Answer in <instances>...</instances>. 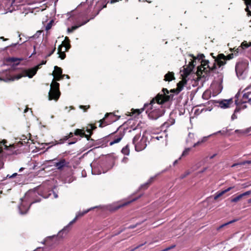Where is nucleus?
Returning a JSON list of instances; mask_svg holds the SVG:
<instances>
[{
  "label": "nucleus",
  "instance_id": "obj_1",
  "mask_svg": "<svg viewBox=\"0 0 251 251\" xmlns=\"http://www.w3.org/2000/svg\"><path fill=\"white\" fill-rule=\"evenodd\" d=\"M213 53H211L213 55ZM234 54L230 53L227 56H225L223 53L219 54L216 57L212 56L214 59L212 62H210L208 60H203L204 57L203 54L195 57L193 55H190L191 57L190 61L186 68L185 69V73L186 75H189L193 70L195 66L196 65L197 60L201 62V65L197 67L196 75L197 78L202 79V81H205L208 77L210 75L211 72L214 71L217 68H221L226 64V61L232 59L234 57Z\"/></svg>",
  "mask_w": 251,
  "mask_h": 251
},
{
  "label": "nucleus",
  "instance_id": "obj_2",
  "mask_svg": "<svg viewBox=\"0 0 251 251\" xmlns=\"http://www.w3.org/2000/svg\"><path fill=\"white\" fill-rule=\"evenodd\" d=\"M163 94H158L152 99L150 103H145L144 108L147 109L146 112L150 118L156 119L161 115L159 108L160 105L164 102L173 99V95H169V91L167 89L162 90Z\"/></svg>",
  "mask_w": 251,
  "mask_h": 251
},
{
  "label": "nucleus",
  "instance_id": "obj_3",
  "mask_svg": "<svg viewBox=\"0 0 251 251\" xmlns=\"http://www.w3.org/2000/svg\"><path fill=\"white\" fill-rule=\"evenodd\" d=\"M62 69L57 67H54V70L53 72V79L50 84V91L49 92V100L57 101L60 97V92L59 91V84L56 81H59L63 79L64 75H62Z\"/></svg>",
  "mask_w": 251,
  "mask_h": 251
},
{
  "label": "nucleus",
  "instance_id": "obj_4",
  "mask_svg": "<svg viewBox=\"0 0 251 251\" xmlns=\"http://www.w3.org/2000/svg\"><path fill=\"white\" fill-rule=\"evenodd\" d=\"M249 71V61L247 59H239L235 65V72L237 77L244 79L247 76Z\"/></svg>",
  "mask_w": 251,
  "mask_h": 251
},
{
  "label": "nucleus",
  "instance_id": "obj_5",
  "mask_svg": "<svg viewBox=\"0 0 251 251\" xmlns=\"http://www.w3.org/2000/svg\"><path fill=\"white\" fill-rule=\"evenodd\" d=\"M36 195V192L32 191H29L27 192L25 195L24 198H21V203L20 205L18 206L19 213L23 215L26 214L30 206V205L35 202V201H33L31 202H30L29 201H27V199L30 196H34Z\"/></svg>",
  "mask_w": 251,
  "mask_h": 251
},
{
  "label": "nucleus",
  "instance_id": "obj_6",
  "mask_svg": "<svg viewBox=\"0 0 251 251\" xmlns=\"http://www.w3.org/2000/svg\"><path fill=\"white\" fill-rule=\"evenodd\" d=\"M147 138L144 135L141 137L140 134L136 135L132 140V143L134 145L135 150L137 151H140L145 149L147 147Z\"/></svg>",
  "mask_w": 251,
  "mask_h": 251
},
{
  "label": "nucleus",
  "instance_id": "obj_7",
  "mask_svg": "<svg viewBox=\"0 0 251 251\" xmlns=\"http://www.w3.org/2000/svg\"><path fill=\"white\" fill-rule=\"evenodd\" d=\"M91 209L92 208H90L82 212L79 211L78 212H77L76 214L75 218L72 221H71L67 226H65L61 230H60L58 232L57 236H59V237L62 238L63 237L64 234L65 235H66L70 230V226L73 223H74L78 218L83 216L84 215L88 213Z\"/></svg>",
  "mask_w": 251,
  "mask_h": 251
},
{
  "label": "nucleus",
  "instance_id": "obj_8",
  "mask_svg": "<svg viewBox=\"0 0 251 251\" xmlns=\"http://www.w3.org/2000/svg\"><path fill=\"white\" fill-rule=\"evenodd\" d=\"M46 61H42V63L38 65L37 66L26 70L25 71V75L24 76H27L29 78H32L36 74L37 70L40 68L42 65L45 64Z\"/></svg>",
  "mask_w": 251,
  "mask_h": 251
},
{
  "label": "nucleus",
  "instance_id": "obj_9",
  "mask_svg": "<svg viewBox=\"0 0 251 251\" xmlns=\"http://www.w3.org/2000/svg\"><path fill=\"white\" fill-rule=\"evenodd\" d=\"M211 87L213 89V93L214 95H217L220 94L223 90L222 80L220 79L218 81H215L212 84Z\"/></svg>",
  "mask_w": 251,
  "mask_h": 251
},
{
  "label": "nucleus",
  "instance_id": "obj_10",
  "mask_svg": "<svg viewBox=\"0 0 251 251\" xmlns=\"http://www.w3.org/2000/svg\"><path fill=\"white\" fill-rule=\"evenodd\" d=\"M218 106L221 108L226 109L234 105L232 99H224L217 101Z\"/></svg>",
  "mask_w": 251,
  "mask_h": 251
},
{
  "label": "nucleus",
  "instance_id": "obj_11",
  "mask_svg": "<svg viewBox=\"0 0 251 251\" xmlns=\"http://www.w3.org/2000/svg\"><path fill=\"white\" fill-rule=\"evenodd\" d=\"M69 162L66 161L65 159H61L58 162H54V166L58 170H62L64 168L67 167Z\"/></svg>",
  "mask_w": 251,
  "mask_h": 251
},
{
  "label": "nucleus",
  "instance_id": "obj_12",
  "mask_svg": "<svg viewBox=\"0 0 251 251\" xmlns=\"http://www.w3.org/2000/svg\"><path fill=\"white\" fill-rule=\"evenodd\" d=\"M124 136V133L122 132L117 133L115 136L113 140L110 142L109 145L112 146L113 145L119 143L123 138Z\"/></svg>",
  "mask_w": 251,
  "mask_h": 251
},
{
  "label": "nucleus",
  "instance_id": "obj_13",
  "mask_svg": "<svg viewBox=\"0 0 251 251\" xmlns=\"http://www.w3.org/2000/svg\"><path fill=\"white\" fill-rule=\"evenodd\" d=\"M245 4L246 5L245 11L247 12L248 16H251V0H244Z\"/></svg>",
  "mask_w": 251,
  "mask_h": 251
},
{
  "label": "nucleus",
  "instance_id": "obj_14",
  "mask_svg": "<svg viewBox=\"0 0 251 251\" xmlns=\"http://www.w3.org/2000/svg\"><path fill=\"white\" fill-rule=\"evenodd\" d=\"M175 78L174 73L172 72H169L165 75L164 80L166 81H171Z\"/></svg>",
  "mask_w": 251,
  "mask_h": 251
},
{
  "label": "nucleus",
  "instance_id": "obj_15",
  "mask_svg": "<svg viewBox=\"0 0 251 251\" xmlns=\"http://www.w3.org/2000/svg\"><path fill=\"white\" fill-rule=\"evenodd\" d=\"M89 21V20H87V21H84V22L78 25H74V26H72L71 27H68L67 29V32L68 33H71V32H73L74 30L77 29L79 27H80L83 25H84Z\"/></svg>",
  "mask_w": 251,
  "mask_h": 251
},
{
  "label": "nucleus",
  "instance_id": "obj_16",
  "mask_svg": "<svg viewBox=\"0 0 251 251\" xmlns=\"http://www.w3.org/2000/svg\"><path fill=\"white\" fill-rule=\"evenodd\" d=\"M213 134H210L207 136H204L201 140L198 141L197 143H195L193 145V147H196L197 146L201 145V144L205 142L208 140V138L212 136Z\"/></svg>",
  "mask_w": 251,
  "mask_h": 251
},
{
  "label": "nucleus",
  "instance_id": "obj_17",
  "mask_svg": "<svg viewBox=\"0 0 251 251\" xmlns=\"http://www.w3.org/2000/svg\"><path fill=\"white\" fill-rule=\"evenodd\" d=\"M140 197V196H139L138 197H136V198H133V199H132L131 200L127 201L126 202H122V203L120 204L119 205L116 206L115 209H118V208H120V207H121L122 206L126 205L128 204H129L130 203H131V202H132L133 201H135V200H136L137 199H138Z\"/></svg>",
  "mask_w": 251,
  "mask_h": 251
},
{
  "label": "nucleus",
  "instance_id": "obj_18",
  "mask_svg": "<svg viewBox=\"0 0 251 251\" xmlns=\"http://www.w3.org/2000/svg\"><path fill=\"white\" fill-rule=\"evenodd\" d=\"M63 46L60 45L58 48V53L59 54V57L61 59H64L66 57V54L65 53V51H62V48Z\"/></svg>",
  "mask_w": 251,
  "mask_h": 251
},
{
  "label": "nucleus",
  "instance_id": "obj_19",
  "mask_svg": "<svg viewBox=\"0 0 251 251\" xmlns=\"http://www.w3.org/2000/svg\"><path fill=\"white\" fill-rule=\"evenodd\" d=\"M75 135H80L81 137L84 136H85L87 138V140H89V138H90L89 136L85 134V133L84 132H83L82 130H81V129H77L75 131Z\"/></svg>",
  "mask_w": 251,
  "mask_h": 251
},
{
  "label": "nucleus",
  "instance_id": "obj_20",
  "mask_svg": "<svg viewBox=\"0 0 251 251\" xmlns=\"http://www.w3.org/2000/svg\"><path fill=\"white\" fill-rule=\"evenodd\" d=\"M156 176H153V177H151L149 180L148 181V182L147 183H146L145 184L141 185V187L143 189H146L149 185L150 184H151L152 181L153 180H154V179L155 178V177Z\"/></svg>",
  "mask_w": 251,
  "mask_h": 251
},
{
  "label": "nucleus",
  "instance_id": "obj_21",
  "mask_svg": "<svg viewBox=\"0 0 251 251\" xmlns=\"http://www.w3.org/2000/svg\"><path fill=\"white\" fill-rule=\"evenodd\" d=\"M69 39L68 37H66L64 41V46L65 47V51H67L70 48V45L69 44Z\"/></svg>",
  "mask_w": 251,
  "mask_h": 251
},
{
  "label": "nucleus",
  "instance_id": "obj_22",
  "mask_svg": "<svg viewBox=\"0 0 251 251\" xmlns=\"http://www.w3.org/2000/svg\"><path fill=\"white\" fill-rule=\"evenodd\" d=\"M18 45H19V43L12 44L9 47H7V48H9L10 49L11 52H15L18 49L17 47Z\"/></svg>",
  "mask_w": 251,
  "mask_h": 251
},
{
  "label": "nucleus",
  "instance_id": "obj_23",
  "mask_svg": "<svg viewBox=\"0 0 251 251\" xmlns=\"http://www.w3.org/2000/svg\"><path fill=\"white\" fill-rule=\"evenodd\" d=\"M225 194V192H224V190H223L222 191H218V192H216L215 194V195H214V199L215 200H216L219 198L221 197V196H222Z\"/></svg>",
  "mask_w": 251,
  "mask_h": 251
},
{
  "label": "nucleus",
  "instance_id": "obj_24",
  "mask_svg": "<svg viewBox=\"0 0 251 251\" xmlns=\"http://www.w3.org/2000/svg\"><path fill=\"white\" fill-rule=\"evenodd\" d=\"M121 151L125 155H129L130 151H129V148H128V146L126 145L124 148H123L122 149Z\"/></svg>",
  "mask_w": 251,
  "mask_h": 251
},
{
  "label": "nucleus",
  "instance_id": "obj_25",
  "mask_svg": "<svg viewBox=\"0 0 251 251\" xmlns=\"http://www.w3.org/2000/svg\"><path fill=\"white\" fill-rule=\"evenodd\" d=\"M244 99H248L249 101L251 103V92L245 93L243 96Z\"/></svg>",
  "mask_w": 251,
  "mask_h": 251
},
{
  "label": "nucleus",
  "instance_id": "obj_26",
  "mask_svg": "<svg viewBox=\"0 0 251 251\" xmlns=\"http://www.w3.org/2000/svg\"><path fill=\"white\" fill-rule=\"evenodd\" d=\"M166 137L167 134L165 132H163L160 136H157L154 138L157 140H160V139H163L164 140L166 141Z\"/></svg>",
  "mask_w": 251,
  "mask_h": 251
},
{
  "label": "nucleus",
  "instance_id": "obj_27",
  "mask_svg": "<svg viewBox=\"0 0 251 251\" xmlns=\"http://www.w3.org/2000/svg\"><path fill=\"white\" fill-rule=\"evenodd\" d=\"M251 161H243V162H240L239 163H234L231 166V167H234L235 166H237V165H244L246 164H251Z\"/></svg>",
  "mask_w": 251,
  "mask_h": 251
},
{
  "label": "nucleus",
  "instance_id": "obj_28",
  "mask_svg": "<svg viewBox=\"0 0 251 251\" xmlns=\"http://www.w3.org/2000/svg\"><path fill=\"white\" fill-rule=\"evenodd\" d=\"M243 197L242 196L241 194L238 195V196L232 199L231 200V202H236L238 201L239 200H240Z\"/></svg>",
  "mask_w": 251,
  "mask_h": 251
},
{
  "label": "nucleus",
  "instance_id": "obj_29",
  "mask_svg": "<svg viewBox=\"0 0 251 251\" xmlns=\"http://www.w3.org/2000/svg\"><path fill=\"white\" fill-rule=\"evenodd\" d=\"M239 111V109L236 108V109H235L234 112L232 115L231 117L232 120H235V119L237 118V116L236 113L238 112Z\"/></svg>",
  "mask_w": 251,
  "mask_h": 251
},
{
  "label": "nucleus",
  "instance_id": "obj_30",
  "mask_svg": "<svg viewBox=\"0 0 251 251\" xmlns=\"http://www.w3.org/2000/svg\"><path fill=\"white\" fill-rule=\"evenodd\" d=\"M236 221H237L236 220H233L230 221H229V222H228L227 223L224 224L222 225L221 226H220L218 228V229H220V228H222V227H224V226H227V225H229L230 224H231V223H233L234 222H236Z\"/></svg>",
  "mask_w": 251,
  "mask_h": 251
},
{
  "label": "nucleus",
  "instance_id": "obj_31",
  "mask_svg": "<svg viewBox=\"0 0 251 251\" xmlns=\"http://www.w3.org/2000/svg\"><path fill=\"white\" fill-rule=\"evenodd\" d=\"M190 150L191 149L190 148H187L186 149L182 152L181 155L180 157H182V156H186L189 153V151H190Z\"/></svg>",
  "mask_w": 251,
  "mask_h": 251
},
{
  "label": "nucleus",
  "instance_id": "obj_32",
  "mask_svg": "<svg viewBox=\"0 0 251 251\" xmlns=\"http://www.w3.org/2000/svg\"><path fill=\"white\" fill-rule=\"evenodd\" d=\"M23 75H22L21 74H19V75H17L15 76H14V77H13L11 79H10L9 80H14L15 79H19L21 78H22L23 77Z\"/></svg>",
  "mask_w": 251,
  "mask_h": 251
},
{
  "label": "nucleus",
  "instance_id": "obj_33",
  "mask_svg": "<svg viewBox=\"0 0 251 251\" xmlns=\"http://www.w3.org/2000/svg\"><path fill=\"white\" fill-rule=\"evenodd\" d=\"M55 237H56L55 235L47 237L43 242H42V244H45L49 239L54 238Z\"/></svg>",
  "mask_w": 251,
  "mask_h": 251
},
{
  "label": "nucleus",
  "instance_id": "obj_34",
  "mask_svg": "<svg viewBox=\"0 0 251 251\" xmlns=\"http://www.w3.org/2000/svg\"><path fill=\"white\" fill-rule=\"evenodd\" d=\"M17 176H20L21 175H18L17 173H15L12 174V175H7L6 176V178H12L16 177Z\"/></svg>",
  "mask_w": 251,
  "mask_h": 251
},
{
  "label": "nucleus",
  "instance_id": "obj_35",
  "mask_svg": "<svg viewBox=\"0 0 251 251\" xmlns=\"http://www.w3.org/2000/svg\"><path fill=\"white\" fill-rule=\"evenodd\" d=\"M183 88V85L182 84V82H179L177 84V90L178 92L181 91L182 90Z\"/></svg>",
  "mask_w": 251,
  "mask_h": 251
},
{
  "label": "nucleus",
  "instance_id": "obj_36",
  "mask_svg": "<svg viewBox=\"0 0 251 251\" xmlns=\"http://www.w3.org/2000/svg\"><path fill=\"white\" fill-rule=\"evenodd\" d=\"M190 174V172L189 171H187L185 173H184L183 174H182L180 176V178L181 179H183V178H185L186 176L189 175Z\"/></svg>",
  "mask_w": 251,
  "mask_h": 251
},
{
  "label": "nucleus",
  "instance_id": "obj_37",
  "mask_svg": "<svg viewBox=\"0 0 251 251\" xmlns=\"http://www.w3.org/2000/svg\"><path fill=\"white\" fill-rule=\"evenodd\" d=\"M235 132H236V133H239V134H245V129H241V130L236 129V130H235Z\"/></svg>",
  "mask_w": 251,
  "mask_h": 251
},
{
  "label": "nucleus",
  "instance_id": "obj_38",
  "mask_svg": "<svg viewBox=\"0 0 251 251\" xmlns=\"http://www.w3.org/2000/svg\"><path fill=\"white\" fill-rule=\"evenodd\" d=\"M241 47L243 49H246L249 47V45L247 43L244 42L241 44Z\"/></svg>",
  "mask_w": 251,
  "mask_h": 251
},
{
  "label": "nucleus",
  "instance_id": "obj_39",
  "mask_svg": "<svg viewBox=\"0 0 251 251\" xmlns=\"http://www.w3.org/2000/svg\"><path fill=\"white\" fill-rule=\"evenodd\" d=\"M4 165V161L3 157H0V169L2 168Z\"/></svg>",
  "mask_w": 251,
  "mask_h": 251
},
{
  "label": "nucleus",
  "instance_id": "obj_40",
  "mask_svg": "<svg viewBox=\"0 0 251 251\" xmlns=\"http://www.w3.org/2000/svg\"><path fill=\"white\" fill-rule=\"evenodd\" d=\"M90 127H91V129H87V131L88 133H90V135H91L92 134V130H93L96 127H95L94 126H93V125H90Z\"/></svg>",
  "mask_w": 251,
  "mask_h": 251
},
{
  "label": "nucleus",
  "instance_id": "obj_41",
  "mask_svg": "<svg viewBox=\"0 0 251 251\" xmlns=\"http://www.w3.org/2000/svg\"><path fill=\"white\" fill-rule=\"evenodd\" d=\"M173 122L171 124H169L168 122H165L163 124V126L165 127H169L170 125H173L174 123V120H173Z\"/></svg>",
  "mask_w": 251,
  "mask_h": 251
},
{
  "label": "nucleus",
  "instance_id": "obj_42",
  "mask_svg": "<svg viewBox=\"0 0 251 251\" xmlns=\"http://www.w3.org/2000/svg\"><path fill=\"white\" fill-rule=\"evenodd\" d=\"M128 161V158L126 157H124L121 160L122 163L126 164L127 163Z\"/></svg>",
  "mask_w": 251,
  "mask_h": 251
},
{
  "label": "nucleus",
  "instance_id": "obj_43",
  "mask_svg": "<svg viewBox=\"0 0 251 251\" xmlns=\"http://www.w3.org/2000/svg\"><path fill=\"white\" fill-rule=\"evenodd\" d=\"M51 22H50L49 23L47 24V25L46 26V30H48L51 27Z\"/></svg>",
  "mask_w": 251,
  "mask_h": 251
},
{
  "label": "nucleus",
  "instance_id": "obj_44",
  "mask_svg": "<svg viewBox=\"0 0 251 251\" xmlns=\"http://www.w3.org/2000/svg\"><path fill=\"white\" fill-rule=\"evenodd\" d=\"M251 193V192L250 191H247L245 193L241 194V195L243 197L244 196L250 195Z\"/></svg>",
  "mask_w": 251,
  "mask_h": 251
},
{
  "label": "nucleus",
  "instance_id": "obj_45",
  "mask_svg": "<svg viewBox=\"0 0 251 251\" xmlns=\"http://www.w3.org/2000/svg\"><path fill=\"white\" fill-rule=\"evenodd\" d=\"M55 47H54L52 50L47 55V57H49V56H50L51 54H52L53 53V52H54V51L55 50Z\"/></svg>",
  "mask_w": 251,
  "mask_h": 251
},
{
  "label": "nucleus",
  "instance_id": "obj_46",
  "mask_svg": "<svg viewBox=\"0 0 251 251\" xmlns=\"http://www.w3.org/2000/svg\"><path fill=\"white\" fill-rule=\"evenodd\" d=\"M251 131V126L245 129V134L248 133Z\"/></svg>",
  "mask_w": 251,
  "mask_h": 251
},
{
  "label": "nucleus",
  "instance_id": "obj_47",
  "mask_svg": "<svg viewBox=\"0 0 251 251\" xmlns=\"http://www.w3.org/2000/svg\"><path fill=\"white\" fill-rule=\"evenodd\" d=\"M234 188V187H229L228 188H227V189L224 190V192L226 193L229 191L230 190H231V189H232L233 188Z\"/></svg>",
  "mask_w": 251,
  "mask_h": 251
},
{
  "label": "nucleus",
  "instance_id": "obj_48",
  "mask_svg": "<svg viewBox=\"0 0 251 251\" xmlns=\"http://www.w3.org/2000/svg\"><path fill=\"white\" fill-rule=\"evenodd\" d=\"M143 110L144 108H141L140 109H136V111L137 112V114L139 115V114L141 113Z\"/></svg>",
  "mask_w": 251,
  "mask_h": 251
},
{
  "label": "nucleus",
  "instance_id": "obj_49",
  "mask_svg": "<svg viewBox=\"0 0 251 251\" xmlns=\"http://www.w3.org/2000/svg\"><path fill=\"white\" fill-rule=\"evenodd\" d=\"M8 0V2L10 4L11 6H13V4L14 3V2L15 1V0Z\"/></svg>",
  "mask_w": 251,
  "mask_h": 251
},
{
  "label": "nucleus",
  "instance_id": "obj_50",
  "mask_svg": "<svg viewBox=\"0 0 251 251\" xmlns=\"http://www.w3.org/2000/svg\"><path fill=\"white\" fill-rule=\"evenodd\" d=\"M181 157H180L178 159L176 160L174 162V163H173V165H175L177 163V162H178V160H180V159H181Z\"/></svg>",
  "mask_w": 251,
  "mask_h": 251
},
{
  "label": "nucleus",
  "instance_id": "obj_51",
  "mask_svg": "<svg viewBox=\"0 0 251 251\" xmlns=\"http://www.w3.org/2000/svg\"><path fill=\"white\" fill-rule=\"evenodd\" d=\"M217 133H221L222 134H225L226 133V131H225V130H223L222 131H219L217 132L214 133L213 134H216Z\"/></svg>",
  "mask_w": 251,
  "mask_h": 251
},
{
  "label": "nucleus",
  "instance_id": "obj_52",
  "mask_svg": "<svg viewBox=\"0 0 251 251\" xmlns=\"http://www.w3.org/2000/svg\"><path fill=\"white\" fill-rule=\"evenodd\" d=\"M137 224L136 225H131V226H130L128 227V228H134L135 227H136Z\"/></svg>",
  "mask_w": 251,
  "mask_h": 251
},
{
  "label": "nucleus",
  "instance_id": "obj_53",
  "mask_svg": "<svg viewBox=\"0 0 251 251\" xmlns=\"http://www.w3.org/2000/svg\"><path fill=\"white\" fill-rule=\"evenodd\" d=\"M68 139H69V137H68V136H65L63 139V141L60 142V143H63L64 141H66V140H68Z\"/></svg>",
  "mask_w": 251,
  "mask_h": 251
},
{
  "label": "nucleus",
  "instance_id": "obj_54",
  "mask_svg": "<svg viewBox=\"0 0 251 251\" xmlns=\"http://www.w3.org/2000/svg\"><path fill=\"white\" fill-rule=\"evenodd\" d=\"M17 60H18V59L16 58H14V57H12V58H10V60L12 62H15Z\"/></svg>",
  "mask_w": 251,
  "mask_h": 251
},
{
  "label": "nucleus",
  "instance_id": "obj_55",
  "mask_svg": "<svg viewBox=\"0 0 251 251\" xmlns=\"http://www.w3.org/2000/svg\"><path fill=\"white\" fill-rule=\"evenodd\" d=\"M216 155H217V153H215V154H214L213 155H211V156H209V158H210V159H213L214 157H215Z\"/></svg>",
  "mask_w": 251,
  "mask_h": 251
},
{
  "label": "nucleus",
  "instance_id": "obj_56",
  "mask_svg": "<svg viewBox=\"0 0 251 251\" xmlns=\"http://www.w3.org/2000/svg\"><path fill=\"white\" fill-rule=\"evenodd\" d=\"M53 197H54V198L56 199V198H58L57 194L56 193H55L54 192H53Z\"/></svg>",
  "mask_w": 251,
  "mask_h": 251
},
{
  "label": "nucleus",
  "instance_id": "obj_57",
  "mask_svg": "<svg viewBox=\"0 0 251 251\" xmlns=\"http://www.w3.org/2000/svg\"><path fill=\"white\" fill-rule=\"evenodd\" d=\"M194 135L193 133H189V135H188L189 138H193L194 137Z\"/></svg>",
  "mask_w": 251,
  "mask_h": 251
},
{
  "label": "nucleus",
  "instance_id": "obj_58",
  "mask_svg": "<svg viewBox=\"0 0 251 251\" xmlns=\"http://www.w3.org/2000/svg\"><path fill=\"white\" fill-rule=\"evenodd\" d=\"M73 136V133L72 132H70L68 136V137L69 138L72 137Z\"/></svg>",
  "mask_w": 251,
  "mask_h": 251
},
{
  "label": "nucleus",
  "instance_id": "obj_59",
  "mask_svg": "<svg viewBox=\"0 0 251 251\" xmlns=\"http://www.w3.org/2000/svg\"><path fill=\"white\" fill-rule=\"evenodd\" d=\"M69 109H73V107H72V106H70V107H67V106L65 107V109H66V110H68V109H69Z\"/></svg>",
  "mask_w": 251,
  "mask_h": 251
},
{
  "label": "nucleus",
  "instance_id": "obj_60",
  "mask_svg": "<svg viewBox=\"0 0 251 251\" xmlns=\"http://www.w3.org/2000/svg\"><path fill=\"white\" fill-rule=\"evenodd\" d=\"M172 248H173V247H171V248H166V249H164L163 251H167L168 250H169V249H171Z\"/></svg>",
  "mask_w": 251,
  "mask_h": 251
},
{
  "label": "nucleus",
  "instance_id": "obj_61",
  "mask_svg": "<svg viewBox=\"0 0 251 251\" xmlns=\"http://www.w3.org/2000/svg\"><path fill=\"white\" fill-rule=\"evenodd\" d=\"M207 169V168H205L203 169V170H202L201 171V173H203L204 171H205Z\"/></svg>",
  "mask_w": 251,
  "mask_h": 251
},
{
  "label": "nucleus",
  "instance_id": "obj_62",
  "mask_svg": "<svg viewBox=\"0 0 251 251\" xmlns=\"http://www.w3.org/2000/svg\"><path fill=\"white\" fill-rule=\"evenodd\" d=\"M24 169H25V168H24L22 167V168H21L19 169V172H21L23 171Z\"/></svg>",
  "mask_w": 251,
  "mask_h": 251
},
{
  "label": "nucleus",
  "instance_id": "obj_63",
  "mask_svg": "<svg viewBox=\"0 0 251 251\" xmlns=\"http://www.w3.org/2000/svg\"><path fill=\"white\" fill-rule=\"evenodd\" d=\"M0 39H2L3 41H6L7 40V39L4 38L3 37H0Z\"/></svg>",
  "mask_w": 251,
  "mask_h": 251
},
{
  "label": "nucleus",
  "instance_id": "obj_64",
  "mask_svg": "<svg viewBox=\"0 0 251 251\" xmlns=\"http://www.w3.org/2000/svg\"><path fill=\"white\" fill-rule=\"evenodd\" d=\"M14 10H15L14 9H9V10H8V12H11H11H12Z\"/></svg>",
  "mask_w": 251,
  "mask_h": 251
}]
</instances>
